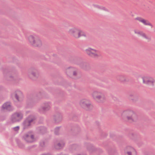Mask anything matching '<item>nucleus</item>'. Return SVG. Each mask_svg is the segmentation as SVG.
Wrapping results in <instances>:
<instances>
[{
  "label": "nucleus",
  "instance_id": "nucleus-10",
  "mask_svg": "<svg viewBox=\"0 0 155 155\" xmlns=\"http://www.w3.org/2000/svg\"><path fill=\"white\" fill-rule=\"evenodd\" d=\"M22 118V114L20 112H16L12 116L11 120L12 122L18 121L21 119Z\"/></svg>",
  "mask_w": 155,
  "mask_h": 155
},
{
  "label": "nucleus",
  "instance_id": "nucleus-3",
  "mask_svg": "<svg viewBox=\"0 0 155 155\" xmlns=\"http://www.w3.org/2000/svg\"><path fill=\"white\" fill-rule=\"evenodd\" d=\"M67 32L71 36L76 39L79 38L81 37L86 36L85 33L76 27H73L68 29Z\"/></svg>",
  "mask_w": 155,
  "mask_h": 155
},
{
  "label": "nucleus",
  "instance_id": "nucleus-7",
  "mask_svg": "<svg viewBox=\"0 0 155 155\" xmlns=\"http://www.w3.org/2000/svg\"><path fill=\"white\" fill-rule=\"evenodd\" d=\"M85 51L87 54L92 58H98L101 56L99 51L91 48H88L86 49Z\"/></svg>",
  "mask_w": 155,
  "mask_h": 155
},
{
  "label": "nucleus",
  "instance_id": "nucleus-17",
  "mask_svg": "<svg viewBox=\"0 0 155 155\" xmlns=\"http://www.w3.org/2000/svg\"><path fill=\"white\" fill-rule=\"evenodd\" d=\"M50 106L49 104H46L43 107V110H47L50 109Z\"/></svg>",
  "mask_w": 155,
  "mask_h": 155
},
{
  "label": "nucleus",
  "instance_id": "nucleus-11",
  "mask_svg": "<svg viewBox=\"0 0 155 155\" xmlns=\"http://www.w3.org/2000/svg\"><path fill=\"white\" fill-rule=\"evenodd\" d=\"M24 138L27 142H31L35 140L33 134L31 133H29L25 134L24 136Z\"/></svg>",
  "mask_w": 155,
  "mask_h": 155
},
{
  "label": "nucleus",
  "instance_id": "nucleus-18",
  "mask_svg": "<svg viewBox=\"0 0 155 155\" xmlns=\"http://www.w3.org/2000/svg\"><path fill=\"white\" fill-rule=\"evenodd\" d=\"M134 33L135 34H137L138 35H139L140 36L141 35V34L142 32V31H139V30H134Z\"/></svg>",
  "mask_w": 155,
  "mask_h": 155
},
{
  "label": "nucleus",
  "instance_id": "nucleus-20",
  "mask_svg": "<svg viewBox=\"0 0 155 155\" xmlns=\"http://www.w3.org/2000/svg\"><path fill=\"white\" fill-rule=\"evenodd\" d=\"M144 39L147 41L149 42L151 41V38L150 36L147 35Z\"/></svg>",
  "mask_w": 155,
  "mask_h": 155
},
{
  "label": "nucleus",
  "instance_id": "nucleus-14",
  "mask_svg": "<svg viewBox=\"0 0 155 155\" xmlns=\"http://www.w3.org/2000/svg\"><path fill=\"white\" fill-rule=\"evenodd\" d=\"M15 97L16 100L18 101H21L23 98V95L22 93L19 91H15Z\"/></svg>",
  "mask_w": 155,
  "mask_h": 155
},
{
  "label": "nucleus",
  "instance_id": "nucleus-21",
  "mask_svg": "<svg viewBox=\"0 0 155 155\" xmlns=\"http://www.w3.org/2000/svg\"><path fill=\"white\" fill-rule=\"evenodd\" d=\"M33 120H31L30 119H29L28 120V121H26L25 122V125H28L29 126L30 125V122H31V121H32Z\"/></svg>",
  "mask_w": 155,
  "mask_h": 155
},
{
  "label": "nucleus",
  "instance_id": "nucleus-2",
  "mask_svg": "<svg viewBox=\"0 0 155 155\" xmlns=\"http://www.w3.org/2000/svg\"><path fill=\"white\" fill-rule=\"evenodd\" d=\"M27 40L30 45L34 47H40L42 45L41 39L35 35H29L27 38Z\"/></svg>",
  "mask_w": 155,
  "mask_h": 155
},
{
  "label": "nucleus",
  "instance_id": "nucleus-25",
  "mask_svg": "<svg viewBox=\"0 0 155 155\" xmlns=\"http://www.w3.org/2000/svg\"><path fill=\"white\" fill-rule=\"evenodd\" d=\"M42 155H51L50 154L48 153H44L43 154H42Z\"/></svg>",
  "mask_w": 155,
  "mask_h": 155
},
{
  "label": "nucleus",
  "instance_id": "nucleus-5",
  "mask_svg": "<svg viewBox=\"0 0 155 155\" xmlns=\"http://www.w3.org/2000/svg\"><path fill=\"white\" fill-rule=\"evenodd\" d=\"M65 73L68 77L72 78H76L78 74V70L76 68L71 67L67 68Z\"/></svg>",
  "mask_w": 155,
  "mask_h": 155
},
{
  "label": "nucleus",
  "instance_id": "nucleus-16",
  "mask_svg": "<svg viewBox=\"0 0 155 155\" xmlns=\"http://www.w3.org/2000/svg\"><path fill=\"white\" fill-rule=\"evenodd\" d=\"M92 6L94 8L96 9L106 10L105 8L104 7L97 4H93Z\"/></svg>",
  "mask_w": 155,
  "mask_h": 155
},
{
  "label": "nucleus",
  "instance_id": "nucleus-1",
  "mask_svg": "<svg viewBox=\"0 0 155 155\" xmlns=\"http://www.w3.org/2000/svg\"><path fill=\"white\" fill-rule=\"evenodd\" d=\"M123 119L130 123L137 121L138 119L137 114L133 110H130L123 111L121 115Z\"/></svg>",
  "mask_w": 155,
  "mask_h": 155
},
{
  "label": "nucleus",
  "instance_id": "nucleus-13",
  "mask_svg": "<svg viewBox=\"0 0 155 155\" xmlns=\"http://www.w3.org/2000/svg\"><path fill=\"white\" fill-rule=\"evenodd\" d=\"M28 75L30 78L34 79L38 77L39 73L38 71L36 70H31L29 71Z\"/></svg>",
  "mask_w": 155,
  "mask_h": 155
},
{
  "label": "nucleus",
  "instance_id": "nucleus-12",
  "mask_svg": "<svg viewBox=\"0 0 155 155\" xmlns=\"http://www.w3.org/2000/svg\"><path fill=\"white\" fill-rule=\"evenodd\" d=\"M136 20L142 23L144 25L149 26L150 28H152L153 25L152 24L147 20L144 19L142 18L137 17L135 18Z\"/></svg>",
  "mask_w": 155,
  "mask_h": 155
},
{
  "label": "nucleus",
  "instance_id": "nucleus-15",
  "mask_svg": "<svg viewBox=\"0 0 155 155\" xmlns=\"http://www.w3.org/2000/svg\"><path fill=\"white\" fill-rule=\"evenodd\" d=\"M11 108L10 103L9 102L5 103L2 106L1 108V110L4 111L6 110H10Z\"/></svg>",
  "mask_w": 155,
  "mask_h": 155
},
{
  "label": "nucleus",
  "instance_id": "nucleus-22",
  "mask_svg": "<svg viewBox=\"0 0 155 155\" xmlns=\"http://www.w3.org/2000/svg\"><path fill=\"white\" fill-rule=\"evenodd\" d=\"M119 79L121 81H125V77L123 76H120Z\"/></svg>",
  "mask_w": 155,
  "mask_h": 155
},
{
  "label": "nucleus",
  "instance_id": "nucleus-6",
  "mask_svg": "<svg viewBox=\"0 0 155 155\" xmlns=\"http://www.w3.org/2000/svg\"><path fill=\"white\" fill-rule=\"evenodd\" d=\"M142 83L151 87L155 88V80L152 77L144 76L141 77Z\"/></svg>",
  "mask_w": 155,
  "mask_h": 155
},
{
  "label": "nucleus",
  "instance_id": "nucleus-19",
  "mask_svg": "<svg viewBox=\"0 0 155 155\" xmlns=\"http://www.w3.org/2000/svg\"><path fill=\"white\" fill-rule=\"evenodd\" d=\"M64 145L63 144H60V143H58L55 146V148L57 149H60L62 146Z\"/></svg>",
  "mask_w": 155,
  "mask_h": 155
},
{
  "label": "nucleus",
  "instance_id": "nucleus-23",
  "mask_svg": "<svg viewBox=\"0 0 155 155\" xmlns=\"http://www.w3.org/2000/svg\"><path fill=\"white\" fill-rule=\"evenodd\" d=\"M147 35L145 33L142 32L140 36L144 38Z\"/></svg>",
  "mask_w": 155,
  "mask_h": 155
},
{
  "label": "nucleus",
  "instance_id": "nucleus-8",
  "mask_svg": "<svg viewBox=\"0 0 155 155\" xmlns=\"http://www.w3.org/2000/svg\"><path fill=\"white\" fill-rule=\"evenodd\" d=\"M79 104L81 107L86 109H90L93 107L89 101L85 99H82L80 101Z\"/></svg>",
  "mask_w": 155,
  "mask_h": 155
},
{
  "label": "nucleus",
  "instance_id": "nucleus-24",
  "mask_svg": "<svg viewBox=\"0 0 155 155\" xmlns=\"http://www.w3.org/2000/svg\"><path fill=\"white\" fill-rule=\"evenodd\" d=\"M19 127H15L14 128V130H15L16 131L18 130H19Z\"/></svg>",
  "mask_w": 155,
  "mask_h": 155
},
{
  "label": "nucleus",
  "instance_id": "nucleus-4",
  "mask_svg": "<svg viewBox=\"0 0 155 155\" xmlns=\"http://www.w3.org/2000/svg\"><path fill=\"white\" fill-rule=\"evenodd\" d=\"M93 99L97 102L102 103L105 102L106 100L105 96L101 92L95 91L92 94Z\"/></svg>",
  "mask_w": 155,
  "mask_h": 155
},
{
  "label": "nucleus",
  "instance_id": "nucleus-9",
  "mask_svg": "<svg viewBox=\"0 0 155 155\" xmlns=\"http://www.w3.org/2000/svg\"><path fill=\"white\" fill-rule=\"evenodd\" d=\"M124 152L125 155H137L136 149L131 146L126 147L124 149Z\"/></svg>",
  "mask_w": 155,
  "mask_h": 155
}]
</instances>
